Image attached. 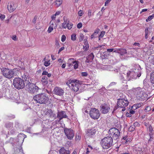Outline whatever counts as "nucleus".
<instances>
[{
  "mask_svg": "<svg viewBox=\"0 0 154 154\" xmlns=\"http://www.w3.org/2000/svg\"><path fill=\"white\" fill-rule=\"evenodd\" d=\"M22 77L24 79L26 84V90L27 91L32 94L38 91L39 88L35 84L32 83L31 78L27 73H24L22 76Z\"/></svg>",
  "mask_w": 154,
  "mask_h": 154,
  "instance_id": "1",
  "label": "nucleus"
},
{
  "mask_svg": "<svg viewBox=\"0 0 154 154\" xmlns=\"http://www.w3.org/2000/svg\"><path fill=\"white\" fill-rule=\"evenodd\" d=\"M1 73L3 76L7 79H11L13 77L14 75H17L19 70L17 68L13 69L8 68L2 67L0 68Z\"/></svg>",
  "mask_w": 154,
  "mask_h": 154,
  "instance_id": "2",
  "label": "nucleus"
},
{
  "mask_svg": "<svg viewBox=\"0 0 154 154\" xmlns=\"http://www.w3.org/2000/svg\"><path fill=\"white\" fill-rule=\"evenodd\" d=\"M33 100L36 103L46 104L48 103L49 98L46 94H40L34 96Z\"/></svg>",
  "mask_w": 154,
  "mask_h": 154,
  "instance_id": "3",
  "label": "nucleus"
},
{
  "mask_svg": "<svg viewBox=\"0 0 154 154\" xmlns=\"http://www.w3.org/2000/svg\"><path fill=\"white\" fill-rule=\"evenodd\" d=\"M113 139L110 136L104 137L101 140L100 144L104 149H108L112 145Z\"/></svg>",
  "mask_w": 154,
  "mask_h": 154,
  "instance_id": "4",
  "label": "nucleus"
},
{
  "mask_svg": "<svg viewBox=\"0 0 154 154\" xmlns=\"http://www.w3.org/2000/svg\"><path fill=\"white\" fill-rule=\"evenodd\" d=\"M117 106L119 108H122V111H124L126 110L125 107L128 106L129 102L125 96L121 97L117 99Z\"/></svg>",
  "mask_w": 154,
  "mask_h": 154,
  "instance_id": "5",
  "label": "nucleus"
},
{
  "mask_svg": "<svg viewBox=\"0 0 154 154\" xmlns=\"http://www.w3.org/2000/svg\"><path fill=\"white\" fill-rule=\"evenodd\" d=\"M25 82L24 79H22L20 78H15L13 80V84L14 87L18 90L24 88Z\"/></svg>",
  "mask_w": 154,
  "mask_h": 154,
  "instance_id": "6",
  "label": "nucleus"
},
{
  "mask_svg": "<svg viewBox=\"0 0 154 154\" xmlns=\"http://www.w3.org/2000/svg\"><path fill=\"white\" fill-rule=\"evenodd\" d=\"M89 115L90 117L94 119H97L100 116V113L99 110L95 108H92L91 109Z\"/></svg>",
  "mask_w": 154,
  "mask_h": 154,
  "instance_id": "7",
  "label": "nucleus"
},
{
  "mask_svg": "<svg viewBox=\"0 0 154 154\" xmlns=\"http://www.w3.org/2000/svg\"><path fill=\"white\" fill-rule=\"evenodd\" d=\"M135 93L137 98L138 99L141 98L143 100L145 99V98L146 97V95L145 94H144L143 92L140 88H138L136 89Z\"/></svg>",
  "mask_w": 154,
  "mask_h": 154,
  "instance_id": "8",
  "label": "nucleus"
},
{
  "mask_svg": "<svg viewBox=\"0 0 154 154\" xmlns=\"http://www.w3.org/2000/svg\"><path fill=\"white\" fill-rule=\"evenodd\" d=\"M100 107V111L103 114H106L108 113L110 109L109 105L105 103L101 104Z\"/></svg>",
  "mask_w": 154,
  "mask_h": 154,
  "instance_id": "9",
  "label": "nucleus"
},
{
  "mask_svg": "<svg viewBox=\"0 0 154 154\" xmlns=\"http://www.w3.org/2000/svg\"><path fill=\"white\" fill-rule=\"evenodd\" d=\"M54 94L59 96H62L64 93V90L58 87H56L53 91Z\"/></svg>",
  "mask_w": 154,
  "mask_h": 154,
  "instance_id": "10",
  "label": "nucleus"
},
{
  "mask_svg": "<svg viewBox=\"0 0 154 154\" xmlns=\"http://www.w3.org/2000/svg\"><path fill=\"white\" fill-rule=\"evenodd\" d=\"M127 77L128 80L131 79H135L137 78V74L134 71H128L127 73Z\"/></svg>",
  "mask_w": 154,
  "mask_h": 154,
  "instance_id": "11",
  "label": "nucleus"
},
{
  "mask_svg": "<svg viewBox=\"0 0 154 154\" xmlns=\"http://www.w3.org/2000/svg\"><path fill=\"white\" fill-rule=\"evenodd\" d=\"M79 81L78 80H74L73 84H72V90L74 91L77 92L79 90L80 85L78 84Z\"/></svg>",
  "mask_w": 154,
  "mask_h": 154,
  "instance_id": "12",
  "label": "nucleus"
},
{
  "mask_svg": "<svg viewBox=\"0 0 154 154\" xmlns=\"http://www.w3.org/2000/svg\"><path fill=\"white\" fill-rule=\"evenodd\" d=\"M7 8L9 11L11 13L14 11L16 9L17 6L14 2H10L8 3Z\"/></svg>",
  "mask_w": 154,
  "mask_h": 154,
  "instance_id": "13",
  "label": "nucleus"
},
{
  "mask_svg": "<svg viewBox=\"0 0 154 154\" xmlns=\"http://www.w3.org/2000/svg\"><path fill=\"white\" fill-rule=\"evenodd\" d=\"M68 117L66 115L65 111H62L60 112H58L57 114V118L59 119V121L63 118H67Z\"/></svg>",
  "mask_w": 154,
  "mask_h": 154,
  "instance_id": "14",
  "label": "nucleus"
},
{
  "mask_svg": "<svg viewBox=\"0 0 154 154\" xmlns=\"http://www.w3.org/2000/svg\"><path fill=\"white\" fill-rule=\"evenodd\" d=\"M109 134L110 135H118L120 132L118 129L115 128L110 129L109 131Z\"/></svg>",
  "mask_w": 154,
  "mask_h": 154,
  "instance_id": "15",
  "label": "nucleus"
},
{
  "mask_svg": "<svg viewBox=\"0 0 154 154\" xmlns=\"http://www.w3.org/2000/svg\"><path fill=\"white\" fill-rule=\"evenodd\" d=\"M94 56L93 53H91L88 56L86 57V60L85 62L86 63H89L91 62L94 58Z\"/></svg>",
  "mask_w": 154,
  "mask_h": 154,
  "instance_id": "16",
  "label": "nucleus"
},
{
  "mask_svg": "<svg viewBox=\"0 0 154 154\" xmlns=\"http://www.w3.org/2000/svg\"><path fill=\"white\" fill-rule=\"evenodd\" d=\"M64 131L65 135H74L73 131L71 128H64Z\"/></svg>",
  "mask_w": 154,
  "mask_h": 154,
  "instance_id": "17",
  "label": "nucleus"
},
{
  "mask_svg": "<svg viewBox=\"0 0 154 154\" xmlns=\"http://www.w3.org/2000/svg\"><path fill=\"white\" fill-rule=\"evenodd\" d=\"M46 114L49 117H54L55 119L56 118V114L53 112L51 109H48L46 112Z\"/></svg>",
  "mask_w": 154,
  "mask_h": 154,
  "instance_id": "18",
  "label": "nucleus"
},
{
  "mask_svg": "<svg viewBox=\"0 0 154 154\" xmlns=\"http://www.w3.org/2000/svg\"><path fill=\"white\" fill-rule=\"evenodd\" d=\"M84 45L83 46V49L85 51H87L89 48V45L87 41V40L86 39H85L84 40Z\"/></svg>",
  "mask_w": 154,
  "mask_h": 154,
  "instance_id": "19",
  "label": "nucleus"
},
{
  "mask_svg": "<svg viewBox=\"0 0 154 154\" xmlns=\"http://www.w3.org/2000/svg\"><path fill=\"white\" fill-rule=\"evenodd\" d=\"M150 81L152 84L151 87V88L153 87L154 89V71L151 73Z\"/></svg>",
  "mask_w": 154,
  "mask_h": 154,
  "instance_id": "20",
  "label": "nucleus"
},
{
  "mask_svg": "<svg viewBox=\"0 0 154 154\" xmlns=\"http://www.w3.org/2000/svg\"><path fill=\"white\" fill-rule=\"evenodd\" d=\"M59 153L60 154H69L70 151L69 150H66L64 148L62 147L60 150Z\"/></svg>",
  "mask_w": 154,
  "mask_h": 154,
  "instance_id": "21",
  "label": "nucleus"
},
{
  "mask_svg": "<svg viewBox=\"0 0 154 154\" xmlns=\"http://www.w3.org/2000/svg\"><path fill=\"white\" fill-rule=\"evenodd\" d=\"M68 62V66L71 67L73 66V64L76 62V61L74 60V59L73 58H70L69 59Z\"/></svg>",
  "mask_w": 154,
  "mask_h": 154,
  "instance_id": "22",
  "label": "nucleus"
},
{
  "mask_svg": "<svg viewBox=\"0 0 154 154\" xmlns=\"http://www.w3.org/2000/svg\"><path fill=\"white\" fill-rule=\"evenodd\" d=\"M119 53L121 55H124L127 53L126 50L124 48H119Z\"/></svg>",
  "mask_w": 154,
  "mask_h": 154,
  "instance_id": "23",
  "label": "nucleus"
},
{
  "mask_svg": "<svg viewBox=\"0 0 154 154\" xmlns=\"http://www.w3.org/2000/svg\"><path fill=\"white\" fill-rule=\"evenodd\" d=\"M123 139L125 140V143L126 144L128 143L132 140V138L131 137H128L127 135H126L125 137H124Z\"/></svg>",
  "mask_w": 154,
  "mask_h": 154,
  "instance_id": "24",
  "label": "nucleus"
},
{
  "mask_svg": "<svg viewBox=\"0 0 154 154\" xmlns=\"http://www.w3.org/2000/svg\"><path fill=\"white\" fill-rule=\"evenodd\" d=\"M55 16H56V15H55V14L53 15L51 17V18L52 19V20L50 22V23H51V25H54V24L53 23H54V25H55V26H54L55 28L57 26V25L56 23H55V21L54 20H55Z\"/></svg>",
  "mask_w": 154,
  "mask_h": 154,
  "instance_id": "25",
  "label": "nucleus"
},
{
  "mask_svg": "<svg viewBox=\"0 0 154 154\" xmlns=\"http://www.w3.org/2000/svg\"><path fill=\"white\" fill-rule=\"evenodd\" d=\"M42 82L43 85H47L48 83L47 77L45 76L42 77Z\"/></svg>",
  "mask_w": 154,
  "mask_h": 154,
  "instance_id": "26",
  "label": "nucleus"
},
{
  "mask_svg": "<svg viewBox=\"0 0 154 154\" xmlns=\"http://www.w3.org/2000/svg\"><path fill=\"white\" fill-rule=\"evenodd\" d=\"M13 123L8 122L5 124V126L6 128L9 129L13 127Z\"/></svg>",
  "mask_w": 154,
  "mask_h": 154,
  "instance_id": "27",
  "label": "nucleus"
},
{
  "mask_svg": "<svg viewBox=\"0 0 154 154\" xmlns=\"http://www.w3.org/2000/svg\"><path fill=\"white\" fill-rule=\"evenodd\" d=\"M87 132L88 133H87V134H88V135H94L95 134L96 131L95 129H88Z\"/></svg>",
  "mask_w": 154,
  "mask_h": 154,
  "instance_id": "28",
  "label": "nucleus"
},
{
  "mask_svg": "<svg viewBox=\"0 0 154 154\" xmlns=\"http://www.w3.org/2000/svg\"><path fill=\"white\" fill-rule=\"evenodd\" d=\"M74 80L70 79L66 82V84L68 86L70 87V86L69 85L71 84V86H72V84H73Z\"/></svg>",
  "mask_w": 154,
  "mask_h": 154,
  "instance_id": "29",
  "label": "nucleus"
},
{
  "mask_svg": "<svg viewBox=\"0 0 154 154\" xmlns=\"http://www.w3.org/2000/svg\"><path fill=\"white\" fill-rule=\"evenodd\" d=\"M62 3V0H56L55 2L56 4L57 7L60 6Z\"/></svg>",
  "mask_w": 154,
  "mask_h": 154,
  "instance_id": "30",
  "label": "nucleus"
},
{
  "mask_svg": "<svg viewBox=\"0 0 154 154\" xmlns=\"http://www.w3.org/2000/svg\"><path fill=\"white\" fill-rule=\"evenodd\" d=\"M154 17V14H152V15L149 16L148 18L146 19V22H149Z\"/></svg>",
  "mask_w": 154,
  "mask_h": 154,
  "instance_id": "31",
  "label": "nucleus"
},
{
  "mask_svg": "<svg viewBox=\"0 0 154 154\" xmlns=\"http://www.w3.org/2000/svg\"><path fill=\"white\" fill-rule=\"evenodd\" d=\"M54 25H51V26H50L48 29V32L50 33H51V31L53 30V26Z\"/></svg>",
  "mask_w": 154,
  "mask_h": 154,
  "instance_id": "32",
  "label": "nucleus"
},
{
  "mask_svg": "<svg viewBox=\"0 0 154 154\" xmlns=\"http://www.w3.org/2000/svg\"><path fill=\"white\" fill-rule=\"evenodd\" d=\"M50 60L48 61H45L44 62V64L46 66H48L50 65Z\"/></svg>",
  "mask_w": 154,
  "mask_h": 154,
  "instance_id": "33",
  "label": "nucleus"
},
{
  "mask_svg": "<svg viewBox=\"0 0 154 154\" xmlns=\"http://www.w3.org/2000/svg\"><path fill=\"white\" fill-rule=\"evenodd\" d=\"M72 26V23H67L66 24L67 27L69 29H71Z\"/></svg>",
  "mask_w": 154,
  "mask_h": 154,
  "instance_id": "34",
  "label": "nucleus"
},
{
  "mask_svg": "<svg viewBox=\"0 0 154 154\" xmlns=\"http://www.w3.org/2000/svg\"><path fill=\"white\" fill-rule=\"evenodd\" d=\"M71 40L73 41H75L76 39V35L75 34H72L71 36Z\"/></svg>",
  "mask_w": 154,
  "mask_h": 154,
  "instance_id": "35",
  "label": "nucleus"
},
{
  "mask_svg": "<svg viewBox=\"0 0 154 154\" xmlns=\"http://www.w3.org/2000/svg\"><path fill=\"white\" fill-rule=\"evenodd\" d=\"M122 82L123 83V85L125 87L127 86L128 85L126 84L127 83V81L125 80L122 79Z\"/></svg>",
  "mask_w": 154,
  "mask_h": 154,
  "instance_id": "36",
  "label": "nucleus"
},
{
  "mask_svg": "<svg viewBox=\"0 0 154 154\" xmlns=\"http://www.w3.org/2000/svg\"><path fill=\"white\" fill-rule=\"evenodd\" d=\"M105 32L104 31H102L99 35L98 38H102L105 35Z\"/></svg>",
  "mask_w": 154,
  "mask_h": 154,
  "instance_id": "37",
  "label": "nucleus"
},
{
  "mask_svg": "<svg viewBox=\"0 0 154 154\" xmlns=\"http://www.w3.org/2000/svg\"><path fill=\"white\" fill-rule=\"evenodd\" d=\"M141 103H139L137 104L136 105H134L133 107H136V109H137V108H139L141 106Z\"/></svg>",
  "mask_w": 154,
  "mask_h": 154,
  "instance_id": "38",
  "label": "nucleus"
},
{
  "mask_svg": "<svg viewBox=\"0 0 154 154\" xmlns=\"http://www.w3.org/2000/svg\"><path fill=\"white\" fill-rule=\"evenodd\" d=\"M8 117L9 119H14L15 118V116L13 115H10L8 116Z\"/></svg>",
  "mask_w": 154,
  "mask_h": 154,
  "instance_id": "39",
  "label": "nucleus"
},
{
  "mask_svg": "<svg viewBox=\"0 0 154 154\" xmlns=\"http://www.w3.org/2000/svg\"><path fill=\"white\" fill-rule=\"evenodd\" d=\"M149 130L150 133L149 134V135H152V131H153L152 127L150 125L149 127Z\"/></svg>",
  "mask_w": 154,
  "mask_h": 154,
  "instance_id": "40",
  "label": "nucleus"
},
{
  "mask_svg": "<svg viewBox=\"0 0 154 154\" xmlns=\"http://www.w3.org/2000/svg\"><path fill=\"white\" fill-rule=\"evenodd\" d=\"M63 19L64 20V22L63 23H65L66 24L67 23H69V21L67 20L65 16L63 17Z\"/></svg>",
  "mask_w": 154,
  "mask_h": 154,
  "instance_id": "41",
  "label": "nucleus"
},
{
  "mask_svg": "<svg viewBox=\"0 0 154 154\" xmlns=\"http://www.w3.org/2000/svg\"><path fill=\"white\" fill-rule=\"evenodd\" d=\"M151 110V108L149 106H147L146 107L145 110L146 112H149Z\"/></svg>",
  "mask_w": 154,
  "mask_h": 154,
  "instance_id": "42",
  "label": "nucleus"
},
{
  "mask_svg": "<svg viewBox=\"0 0 154 154\" xmlns=\"http://www.w3.org/2000/svg\"><path fill=\"white\" fill-rule=\"evenodd\" d=\"M37 18V17L36 15L35 16V17H34L33 19V20L32 21V22L33 23H34V24L36 22V20Z\"/></svg>",
  "mask_w": 154,
  "mask_h": 154,
  "instance_id": "43",
  "label": "nucleus"
},
{
  "mask_svg": "<svg viewBox=\"0 0 154 154\" xmlns=\"http://www.w3.org/2000/svg\"><path fill=\"white\" fill-rule=\"evenodd\" d=\"M88 75V73L86 72H83L81 73V75L82 76H87Z\"/></svg>",
  "mask_w": 154,
  "mask_h": 154,
  "instance_id": "44",
  "label": "nucleus"
},
{
  "mask_svg": "<svg viewBox=\"0 0 154 154\" xmlns=\"http://www.w3.org/2000/svg\"><path fill=\"white\" fill-rule=\"evenodd\" d=\"M84 38V36L83 34L81 35L80 36L79 40L80 42H81L83 41Z\"/></svg>",
  "mask_w": 154,
  "mask_h": 154,
  "instance_id": "45",
  "label": "nucleus"
},
{
  "mask_svg": "<svg viewBox=\"0 0 154 154\" xmlns=\"http://www.w3.org/2000/svg\"><path fill=\"white\" fill-rule=\"evenodd\" d=\"M140 124L138 122H136L134 123L133 126L134 127H136L140 126Z\"/></svg>",
  "mask_w": 154,
  "mask_h": 154,
  "instance_id": "46",
  "label": "nucleus"
},
{
  "mask_svg": "<svg viewBox=\"0 0 154 154\" xmlns=\"http://www.w3.org/2000/svg\"><path fill=\"white\" fill-rule=\"evenodd\" d=\"M74 65H73L74 66V69H76L78 68V63H77V61H76V62L75 63H74Z\"/></svg>",
  "mask_w": 154,
  "mask_h": 154,
  "instance_id": "47",
  "label": "nucleus"
},
{
  "mask_svg": "<svg viewBox=\"0 0 154 154\" xmlns=\"http://www.w3.org/2000/svg\"><path fill=\"white\" fill-rule=\"evenodd\" d=\"M66 39V36L64 35H62L61 37V41L62 42H64L65 41Z\"/></svg>",
  "mask_w": 154,
  "mask_h": 154,
  "instance_id": "48",
  "label": "nucleus"
},
{
  "mask_svg": "<svg viewBox=\"0 0 154 154\" xmlns=\"http://www.w3.org/2000/svg\"><path fill=\"white\" fill-rule=\"evenodd\" d=\"M5 18V16L3 14H1L0 15V18L2 20H3Z\"/></svg>",
  "mask_w": 154,
  "mask_h": 154,
  "instance_id": "49",
  "label": "nucleus"
},
{
  "mask_svg": "<svg viewBox=\"0 0 154 154\" xmlns=\"http://www.w3.org/2000/svg\"><path fill=\"white\" fill-rule=\"evenodd\" d=\"M82 23H79L77 25V27L78 29H80L81 27H82Z\"/></svg>",
  "mask_w": 154,
  "mask_h": 154,
  "instance_id": "50",
  "label": "nucleus"
},
{
  "mask_svg": "<svg viewBox=\"0 0 154 154\" xmlns=\"http://www.w3.org/2000/svg\"><path fill=\"white\" fill-rule=\"evenodd\" d=\"M15 133H16L14 129L11 130L10 131V134H15Z\"/></svg>",
  "mask_w": 154,
  "mask_h": 154,
  "instance_id": "51",
  "label": "nucleus"
},
{
  "mask_svg": "<svg viewBox=\"0 0 154 154\" xmlns=\"http://www.w3.org/2000/svg\"><path fill=\"white\" fill-rule=\"evenodd\" d=\"M100 30L99 29H97L94 32V34H95L96 35H97Z\"/></svg>",
  "mask_w": 154,
  "mask_h": 154,
  "instance_id": "52",
  "label": "nucleus"
},
{
  "mask_svg": "<svg viewBox=\"0 0 154 154\" xmlns=\"http://www.w3.org/2000/svg\"><path fill=\"white\" fill-rule=\"evenodd\" d=\"M81 138V137L80 135L76 136L75 139L76 140H79Z\"/></svg>",
  "mask_w": 154,
  "mask_h": 154,
  "instance_id": "53",
  "label": "nucleus"
},
{
  "mask_svg": "<svg viewBox=\"0 0 154 154\" xmlns=\"http://www.w3.org/2000/svg\"><path fill=\"white\" fill-rule=\"evenodd\" d=\"M96 37H97V35H96L95 34H94V33H93L91 36V39H92Z\"/></svg>",
  "mask_w": 154,
  "mask_h": 154,
  "instance_id": "54",
  "label": "nucleus"
},
{
  "mask_svg": "<svg viewBox=\"0 0 154 154\" xmlns=\"http://www.w3.org/2000/svg\"><path fill=\"white\" fill-rule=\"evenodd\" d=\"M68 139L71 140L72 139L73 135H66Z\"/></svg>",
  "mask_w": 154,
  "mask_h": 154,
  "instance_id": "55",
  "label": "nucleus"
},
{
  "mask_svg": "<svg viewBox=\"0 0 154 154\" xmlns=\"http://www.w3.org/2000/svg\"><path fill=\"white\" fill-rule=\"evenodd\" d=\"M88 16L90 17L91 15V11L90 10H89L88 13Z\"/></svg>",
  "mask_w": 154,
  "mask_h": 154,
  "instance_id": "56",
  "label": "nucleus"
},
{
  "mask_svg": "<svg viewBox=\"0 0 154 154\" xmlns=\"http://www.w3.org/2000/svg\"><path fill=\"white\" fill-rule=\"evenodd\" d=\"M83 13H82V10H80L79 11L78 14L79 15V16H81L82 15Z\"/></svg>",
  "mask_w": 154,
  "mask_h": 154,
  "instance_id": "57",
  "label": "nucleus"
},
{
  "mask_svg": "<svg viewBox=\"0 0 154 154\" xmlns=\"http://www.w3.org/2000/svg\"><path fill=\"white\" fill-rule=\"evenodd\" d=\"M64 49V47H62L58 51V53L59 54L61 51L63 50Z\"/></svg>",
  "mask_w": 154,
  "mask_h": 154,
  "instance_id": "58",
  "label": "nucleus"
},
{
  "mask_svg": "<svg viewBox=\"0 0 154 154\" xmlns=\"http://www.w3.org/2000/svg\"><path fill=\"white\" fill-rule=\"evenodd\" d=\"M65 23H63L62 24V27L64 28H66V24Z\"/></svg>",
  "mask_w": 154,
  "mask_h": 154,
  "instance_id": "59",
  "label": "nucleus"
},
{
  "mask_svg": "<svg viewBox=\"0 0 154 154\" xmlns=\"http://www.w3.org/2000/svg\"><path fill=\"white\" fill-rule=\"evenodd\" d=\"M134 45H135V46H138L139 47H140V43H136V42L134 44Z\"/></svg>",
  "mask_w": 154,
  "mask_h": 154,
  "instance_id": "60",
  "label": "nucleus"
},
{
  "mask_svg": "<svg viewBox=\"0 0 154 154\" xmlns=\"http://www.w3.org/2000/svg\"><path fill=\"white\" fill-rule=\"evenodd\" d=\"M12 38L13 40L16 41L17 40V36L16 35H13Z\"/></svg>",
  "mask_w": 154,
  "mask_h": 154,
  "instance_id": "61",
  "label": "nucleus"
},
{
  "mask_svg": "<svg viewBox=\"0 0 154 154\" xmlns=\"http://www.w3.org/2000/svg\"><path fill=\"white\" fill-rule=\"evenodd\" d=\"M48 73L46 71H44L42 73V75H47Z\"/></svg>",
  "mask_w": 154,
  "mask_h": 154,
  "instance_id": "62",
  "label": "nucleus"
},
{
  "mask_svg": "<svg viewBox=\"0 0 154 154\" xmlns=\"http://www.w3.org/2000/svg\"><path fill=\"white\" fill-rule=\"evenodd\" d=\"M113 48L108 49L107 50V51H108V52H112L113 51Z\"/></svg>",
  "mask_w": 154,
  "mask_h": 154,
  "instance_id": "63",
  "label": "nucleus"
},
{
  "mask_svg": "<svg viewBox=\"0 0 154 154\" xmlns=\"http://www.w3.org/2000/svg\"><path fill=\"white\" fill-rule=\"evenodd\" d=\"M135 111L133 110H130V111H129V113L131 114H134L135 113Z\"/></svg>",
  "mask_w": 154,
  "mask_h": 154,
  "instance_id": "64",
  "label": "nucleus"
}]
</instances>
